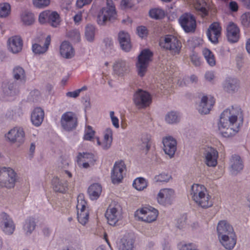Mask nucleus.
<instances>
[{"label":"nucleus","instance_id":"obj_1","mask_svg":"<svg viewBox=\"0 0 250 250\" xmlns=\"http://www.w3.org/2000/svg\"><path fill=\"white\" fill-rule=\"evenodd\" d=\"M241 110L239 107H234L225 110L221 115L218 128L224 137H229L239 131L243 123V119L238 122V117L241 115Z\"/></svg>","mask_w":250,"mask_h":250},{"label":"nucleus","instance_id":"obj_2","mask_svg":"<svg viewBox=\"0 0 250 250\" xmlns=\"http://www.w3.org/2000/svg\"><path fill=\"white\" fill-rule=\"evenodd\" d=\"M190 195L195 203L203 208H209L213 206L211 196L203 185L193 184L191 187Z\"/></svg>","mask_w":250,"mask_h":250},{"label":"nucleus","instance_id":"obj_3","mask_svg":"<svg viewBox=\"0 0 250 250\" xmlns=\"http://www.w3.org/2000/svg\"><path fill=\"white\" fill-rule=\"evenodd\" d=\"M159 45L164 49L169 51L172 55L179 54L182 43L177 38L172 35H166L162 37L159 41Z\"/></svg>","mask_w":250,"mask_h":250},{"label":"nucleus","instance_id":"obj_4","mask_svg":"<svg viewBox=\"0 0 250 250\" xmlns=\"http://www.w3.org/2000/svg\"><path fill=\"white\" fill-rule=\"evenodd\" d=\"M106 5L100 10L97 16V22L99 25H104L107 21L116 18L117 13L113 1L106 0Z\"/></svg>","mask_w":250,"mask_h":250},{"label":"nucleus","instance_id":"obj_5","mask_svg":"<svg viewBox=\"0 0 250 250\" xmlns=\"http://www.w3.org/2000/svg\"><path fill=\"white\" fill-rule=\"evenodd\" d=\"M158 214L157 209L147 206L138 208L135 212V216L140 221L150 223L157 219Z\"/></svg>","mask_w":250,"mask_h":250},{"label":"nucleus","instance_id":"obj_6","mask_svg":"<svg viewBox=\"0 0 250 250\" xmlns=\"http://www.w3.org/2000/svg\"><path fill=\"white\" fill-rule=\"evenodd\" d=\"M16 173L10 167L0 168V186L13 188L16 181Z\"/></svg>","mask_w":250,"mask_h":250},{"label":"nucleus","instance_id":"obj_7","mask_svg":"<svg viewBox=\"0 0 250 250\" xmlns=\"http://www.w3.org/2000/svg\"><path fill=\"white\" fill-rule=\"evenodd\" d=\"M152 56L153 53L150 50L145 49L142 51L138 56L136 67L140 76L143 77L145 75Z\"/></svg>","mask_w":250,"mask_h":250},{"label":"nucleus","instance_id":"obj_8","mask_svg":"<svg viewBox=\"0 0 250 250\" xmlns=\"http://www.w3.org/2000/svg\"><path fill=\"white\" fill-rule=\"evenodd\" d=\"M86 202L83 194H80L77 197V218L80 223L84 225L89 219V212L86 208Z\"/></svg>","mask_w":250,"mask_h":250},{"label":"nucleus","instance_id":"obj_9","mask_svg":"<svg viewBox=\"0 0 250 250\" xmlns=\"http://www.w3.org/2000/svg\"><path fill=\"white\" fill-rule=\"evenodd\" d=\"M179 22L187 33L194 32L196 28V21L195 17L189 13H185L179 18Z\"/></svg>","mask_w":250,"mask_h":250},{"label":"nucleus","instance_id":"obj_10","mask_svg":"<svg viewBox=\"0 0 250 250\" xmlns=\"http://www.w3.org/2000/svg\"><path fill=\"white\" fill-rule=\"evenodd\" d=\"M133 101L138 108H145L150 104L152 98L148 92L138 89L134 94Z\"/></svg>","mask_w":250,"mask_h":250},{"label":"nucleus","instance_id":"obj_11","mask_svg":"<svg viewBox=\"0 0 250 250\" xmlns=\"http://www.w3.org/2000/svg\"><path fill=\"white\" fill-rule=\"evenodd\" d=\"M105 217L110 225H115L123 217L122 209L120 205H116L114 206L112 205H109L106 210Z\"/></svg>","mask_w":250,"mask_h":250},{"label":"nucleus","instance_id":"obj_12","mask_svg":"<svg viewBox=\"0 0 250 250\" xmlns=\"http://www.w3.org/2000/svg\"><path fill=\"white\" fill-rule=\"evenodd\" d=\"M61 124L65 130L71 131L77 126L78 119L75 113L67 111L64 113L61 119Z\"/></svg>","mask_w":250,"mask_h":250},{"label":"nucleus","instance_id":"obj_13","mask_svg":"<svg viewBox=\"0 0 250 250\" xmlns=\"http://www.w3.org/2000/svg\"><path fill=\"white\" fill-rule=\"evenodd\" d=\"M39 21L41 24L49 23L52 27H56L60 24V18L56 12L44 11L40 14Z\"/></svg>","mask_w":250,"mask_h":250},{"label":"nucleus","instance_id":"obj_14","mask_svg":"<svg viewBox=\"0 0 250 250\" xmlns=\"http://www.w3.org/2000/svg\"><path fill=\"white\" fill-rule=\"evenodd\" d=\"M126 170V166L124 161L116 162L114 166L112 173L111 180L113 184L120 183L123 179L124 174Z\"/></svg>","mask_w":250,"mask_h":250},{"label":"nucleus","instance_id":"obj_15","mask_svg":"<svg viewBox=\"0 0 250 250\" xmlns=\"http://www.w3.org/2000/svg\"><path fill=\"white\" fill-rule=\"evenodd\" d=\"M222 27L218 22H213L209 26L207 32L208 40L212 43L218 42V39L221 35Z\"/></svg>","mask_w":250,"mask_h":250},{"label":"nucleus","instance_id":"obj_16","mask_svg":"<svg viewBox=\"0 0 250 250\" xmlns=\"http://www.w3.org/2000/svg\"><path fill=\"white\" fill-rule=\"evenodd\" d=\"M0 225L3 232L7 234H12L15 229L12 219L5 212L0 215Z\"/></svg>","mask_w":250,"mask_h":250},{"label":"nucleus","instance_id":"obj_17","mask_svg":"<svg viewBox=\"0 0 250 250\" xmlns=\"http://www.w3.org/2000/svg\"><path fill=\"white\" fill-rule=\"evenodd\" d=\"M227 37L231 43L238 42L240 37V31L238 26L234 22H229L227 26Z\"/></svg>","mask_w":250,"mask_h":250},{"label":"nucleus","instance_id":"obj_18","mask_svg":"<svg viewBox=\"0 0 250 250\" xmlns=\"http://www.w3.org/2000/svg\"><path fill=\"white\" fill-rule=\"evenodd\" d=\"M229 233L228 235L224 234L218 236L221 244L227 250H232L235 247L237 237L235 232L232 233L229 231Z\"/></svg>","mask_w":250,"mask_h":250},{"label":"nucleus","instance_id":"obj_19","mask_svg":"<svg viewBox=\"0 0 250 250\" xmlns=\"http://www.w3.org/2000/svg\"><path fill=\"white\" fill-rule=\"evenodd\" d=\"M96 161L95 156L92 153H80L77 156V163L80 167L88 168L90 165H93Z\"/></svg>","mask_w":250,"mask_h":250},{"label":"nucleus","instance_id":"obj_20","mask_svg":"<svg viewBox=\"0 0 250 250\" xmlns=\"http://www.w3.org/2000/svg\"><path fill=\"white\" fill-rule=\"evenodd\" d=\"M214 104L215 99L213 97L210 96L208 98L207 96H204L202 98L198 110L201 114H208Z\"/></svg>","mask_w":250,"mask_h":250},{"label":"nucleus","instance_id":"obj_21","mask_svg":"<svg viewBox=\"0 0 250 250\" xmlns=\"http://www.w3.org/2000/svg\"><path fill=\"white\" fill-rule=\"evenodd\" d=\"M173 195V190L164 188L159 191L157 196V201L160 204L164 206L170 205Z\"/></svg>","mask_w":250,"mask_h":250},{"label":"nucleus","instance_id":"obj_22","mask_svg":"<svg viewBox=\"0 0 250 250\" xmlns=\"http://www.w3.org/2000/svg\"><path fill=\"white\" fill-rule=\"evenodd\" d=\"M205 163L208 167H215L217 164L218 151L211 147H208L204 153Z\"/></svg>","mask_w":250,"mask_h":250},{"label":"nucleus","instance_id":"obj_23","mask_svg":"<svg viewBox=\"0 0 250 250\" xmlns=\"http://www.w3.org/2000/svg\"><path fill=\"white\" fill-rule=\"evenodd\" d=\"M164 150L166 154L172 157L174 156L176 150V141L171 137H167L163 140Z\"/></svg>","mask_w":250,"mask_h":250},{"label":"nucleus","instance_id":"obj_24","mask_svg":"<svg viewBox=\"0 0 250 250\" xmlns=\"http://www.w3.org/2000/svg\"><path fill=\"white\" fill-rule=\"evenodd\" d=\"M7 137L12 142L21 143L24 141V132L22 128L15 127L8 132Z\"/></svg>","mask_w":250,"mask_h":250},{"label":"nucleus","instance_id":"obj_25","mask_svg":"<svg viewBox=\"0 0 250 250\" xmlns=\"http://www.w3.org/2000/svg\"><path fill=\"white\" fill-rule=\"evenodd\" d=\"M8 49L13 53H17L20 52L22 47V40L18 36H15L10 38L8 40Z\"/></svg>","mask_w":250,"mask_h":250},{"label":"nucleus","instance_id":"obj_26","mask_svg":"<svg viewBox=\"0 0 250 250\" xmlns=\"http://www.w3.org/2000/svg\"><path fill=\"white\" fill-rule=\"evenodd\" d=\"M44 111L40 107H36L31 114V121L36 126H40L44 119Z\"/></svg>","mask_w":250,"mask_h":250},{"label":"nucleus","instance_id":"obj_27","mask_svg":"<svg viewBox=\"0 0 250 250\" xmlns=\"http://www.w3.org/2000/svg\"><path fill=\"white\" fill-rule=\"evenodd\" d=\"M52 185L56 192L64 193L68 188L67 181L65 180L60 179L57 177L53 178L52 180Z\"/></svg>","mask_w":250,"mask_h":250},{"label":"nucleus","instance_id":"obj_28","mask_svg":"<svg viewBox=\"0 0 250 250\" xmlns=\"http://www.w3.org/2000/svg\"><path fill=\"white\" fill-rule=\"evenodd\" d=\"M119 41L122 49L128 52L131 48L130 36L127 33L121 31L119 33Z\"/></svg>","mask_w":250,"mask_h":250},{"label":"nucleus","instance_id":"obj_29","mask_svg":"<svg viewBox=\"0 0 250 250\" xmlns=\"http://www.w3.org/2000/svg\"><path fill=\"white\" fill-rule=\"evenodd\" d=\"M60 53L63 58L69 59L74 56V50L68 42L64 41L60 46Z\"/></svg>","mask_w":250,"mask_h":250},{"label":"nucleus","instance_id":"obj_30","mask_svg":"<svg viewBox=\"0 0 250 250\" xmlns=\"http://www.w3.org/2000/svg\"><path fill=\"white\" fill-rule=\"evenodd\" d=\"M217 231L218 236L224 234H229V231H231L232 233L235 232L232 226L226 220H221L218 222Z\"/></svg>","mask_w":250,"mask_h":250},{"label":"nucleus","instance_id":"obj_31","mask_svg":"<svg viewBox=\"0 0 250 250\" xmlns=\"http://www.w3.org/2000/svg\"><path fill=\"white\" fill-rule=\"evenodd\" d=\"M51 42V37L48 36L46 39L44 44L42 46L38 43H34L32 45V50L35 54H43L47 51L48 47Z\"/></svg>","mask_w":250,"mask_h":250},{"label":"nucleus","instance_id":"obj_32","mask_svg":"<svg viewBox=\"0 0 250 250\" xmlns=\"http://www.w3.org/2000/svg\"><path fill=\"white\" fill-rule=\"evenodd\" d=\"M113 132L111 128H107L104 132V138L103 142L101 143L99 139L97 143L99 145H101L103 149H106L109 148L112 142Z\"/></svg>","mask_w":250,"mask_h":250},{"label":"nucleus","instance_id":"obj_33","mask_svg":"<svg viewBox=\"0 0 250 250\" xmlns=\"http://www.w3.org/2000/svg\"><path fill=\"white\" fill-rule=\"evenodd\" d=\"M231 172L235 174L242 170L244 167L243 162L240 157L237 155H232L231 159Z\"/></svg>","mask_w":250,"mask_h":250},{"label":"nucleus","instance_id":"obj_34","mask_svg":"<svg viewBox=\"0 0 250 250\" xmlns=\"http://www.w3.org/2000/svg\"><path fill=\"white\" fill-rule=\"evenodd\" d=\"M113 70L118 76H123L129 72V67L125 61H118L113 65Z\"/></svg>","mask_w":250,"mask_h":250},{"label":"nucleus","instance_id":"obj_35","mask_svg":"<svg viewBox=\"0 0 250 250\" xmlns=\"http://www.w3.org/2000/svg\"><path fill=\"white\" fill-rule=\"evenodd\" d=\"M134 240L130 238L124 236L121 239L118 247L119 250H134Z\"/></svg>","mask_w":250,"mask_h":250},{"label":"nucleus","instance_id":"obj_36","mask_svg":"<svg viewBox=\"0 0 250 250\" xmlns=\"http://www.w3.org/2000/svg\"><path fill=\"white\" fill-rule=\"evenodd\" d=\"M102 188L99 184H93L91 185L88 189V192L90 198L92 200L97 199L101 195Z\"/></svg>","mask_w":250,"mask_h":250},{"label":"nucleus","instance_id":"obj_37","mask_svg":"<svg viewBox=\"0 0 250 250\" xmlns=\"http://www.w3.org/2000/svg\"><path fill=\"white\" fill-rule=\"evenodd\" d=\"M238 86V81L236 79L234 78H227L223 84L224 89L228 92L234 91L237 89Z\"/></svg>","mask_w":250,"mask_h":250},{"label":"nucleus","instance_id":"obj_38","mask_svg":"<svg viewBox=\"0 0 250 250\" xmlns=\"http://www.w3.org/2000/svg\"><path fill=\"white\" fill-rule=\"evenodd\" d=\"M195 8L200 12L202 17H205L208 15V6L207 2L203 0H197L194 5Z\"/></svg>","mask_w":250,"mask_h":250},{"label":"nucleus","instance_id":"obj_39","mask_svg":"<svg viewBox=\"0 0 250 250\" xmlns=\"http://www.w3.org/2000/svg\"><path fill=\"white\" fill-rule=\"evenodd\" d=\"M203 54L208 63L211 66H213L216 64V60L214 55L208 49L205 48L203 50Z\"/></svg>","mask_w":250,"mask_h":250},{"label":"nucleus","instance_id":"obj_40","mask_svg":"<svg viewBox=\"0 0 250 250\" xmlns=\"http://www.w3.org/2000/svg\"><path fill=\"white\" fill-rule=\"evenodd\" d=\"M21 19L25 25H29L35 21L34 15L28 11H24L21 15Z\"/></svg>","mask_w":250,"mask_h":250},{"label":"nucleus","instance_id":"obj_41","mask_svg":"<svg viewBox=\"0 0 250 250\" xmlns=\"http://www.w3.org/2000/svg\"><path fill=\"white\" fill-rule=\"evenodd\" d=\"M133 186L138 190H143L147 186V183L145 179L139 177L134 180Z\"/></svg>","mask_w":250,"mask_h":250},{"label":"nucleus","instance_id":"obj_42","mask_svg":"<svg viewBox=\"0 0 250 250\" xmlns=\"http://www.w3.org/2000/svg\"><path fill=\"white\" fill-rule=\"evenodd\" d=\"M13 76L16 80L25 81V74L24 69L20 66H16L13 69Z\"/></svg>","mask_w":250,"mask_h":250},{"label":"nucleus","instance_id":"obj_43","mask_svg":"<svg viewBox=\"0 0 250 250\" xmlns=\"http://www.w3.org/2000/svg\"><path fill=\"white\" fill-rule=\"evenodd\" d=\"M35 222L33 218L27 219L23 226V229L26 234H31L35 228Z\"/></svg>","mask_w":250,"mask_h":250},{"label":"nucleus","instance_id":"obj_44","mask_svg":"<svg viewBox=\"0 0 250 250\" xmlns=\"http://www.w3.org/2000/svg\"><path fill=\"white\" fill-rule=\"evenodd\" d=\"M149 16L151 18L155 19H161L165 17V11L159 8L152 9L149 11Z\"/></svg>","mask_w":250,"mask_h":250},{"label":"nucleus","instance_id":"obj_45","mask_svg":"<svg viewBox=\"0 0 250 250\" xmlns=\"http://www.w3.org/2000/svg\"><path fill=\"white\" fill-rule=\"evenodd\" d=\"M95 28L94 26L88 24L85 28V37L87 41L89 42L93 41L95 36Z\"/></svg>","mask_w":250,"mask_h":250},{"label":"nucleus","instance_id":"obj_46","mask_svg":"<svg viewBox=\"0 0 250 250\" xmlns=\"http://www.w3.org/2000/svg\"><path fill=\"white\" fill-rule=\"evenodd\" d=\"M142 144L141 145V149L145 150L146 153L150 147V137L147 134L143 135L141 138Z\"/></svg>","mask_w":250,"mask_h":250},{"label":"nucleus","instance_id":"obj_47","mask_svg":"<svg viewBox=\"0 0 250 250\" xmlns=\"http://www.w3.org/2000/svg\"><path fill=\"white\" fill-rule=\"evenodd\" d=\"M11 12V6L8 3L0 4V17H6L8 16Z\"/></svg>","mask_w":250,"mask_h":250},{"label":"nucleus","instance_id":"obj_48","mask_svg":"<svg viewBox=\"0 0 250 250\" xmlns=\"http://www.w3.org/2000/svg\"><path fill=\"white\" fill-rule=\"evenodd\" d=\"M165 119L168 123L173 124L179 121L180 116L177 112L171 111L167 114Z\"/></svg>","mask_w":250,"mask_h":250},{"label":"nucleus","instance_id":"obj_49","mask_svg":"<svg viewBox=\"0 0 250 250\" xmlns=\"http://www.w3.org/2000/svg\"><path fill=\"white\" fill-rule=\"evenodd\" d=\"M95 135V131L91 126L88 125L85 127L83 138L85 140L90 141L93 138Z\"/></svg>","mask_w":250,"mask_h":250},{"label":"nucleus","instance_id":"obj_50","mask_svg":"<svg viewBox=\"0 0 250 250\" xmlns=\"http://www.w3.org/2000/svg\"><path fill=\"white\" fill-rule=\"evenodd\" d=\"M86 89L87 87L86 86H83L80 89H77L73 91L67 92L66 93V96L67 97L76 98L79 96L81 91L85 90Z\"/></svg>","mask_w":250,"mask_h":250},{"label":"nucleus","instance_id":"obj_51","mask_svg":"<svg viewBox=\"0 0 250 250\" xmlns=\"http://www.w3.org/2000/svg\"><path fill=\"white\" fill-rule=\"evenodd\" d=\"M170 176L165 173H161L155 177V180L156 182H167L169 181Z\"/></svg>","mask_w":250,"mask_h":250},{"label":"nucleus","instance_id":"obj_52","mask_svg":"<svg viewBox=\"0 0 250 250\" xmlns=\"http://www.w3.org/2000/svg\"><path fill=\"white\" fill-rule=\"evenodd\" d=\"M35 6L38 8H43L50 3V0H33Z\"/></svg>","mask_w":250,"mask_h":250},{"label":"nucleus","instance_id":"obj_53","mask_svg":"<svg viewBox=\"0 0 250 250\" xmlns=\"http://www.w3.org/2000/svg\"><path fill=\"white\" fill-rule=\"evenodd\" d=\"M178 247L180 250H198L196 246L192 243L184 245L180 244L178 245Z\"/></svg>","mask_w":250,"mask_h":250},{"label":"nucleus","instance_id":"obj_54","mask_svg":"<svg viewBox=\"0 0 250 250\" xmlns=\"http://www.w3.org/2000/svg\"><path fill=\"white\" fill-rule=\"evenodd\" d=\"M137 31L139 36L142 38L146 37L148 34L147 28L144 26L138 27Z\"/></svg>","mask_w":250,"mask_h":250},{"label":"nucleus","instance_id":"obj_55","mask_svg":"<svg viewBox=\"0 0 250 250\" xmlns=\"http://www.w3.org/2000/svg\"><path fill=\"white\" fill-rule=\"evenodd\" d=\"M190 60L193 64H194L195 66H199L201 64V60L200 57L197 54L195 53H193L190 56Z\"/></svg>","mask_w":250,"mask_h":250},{"label":"nucleus","instance_id":"obj_56","mask_svg":"<svg viewBox=\"0 0 250 250\" xmlns=\"http://www.w3.org/2000/svg\"><path fill=\"white\" fill-rule=\"evenodd\" d=\"M242 23L246 26H250V14L246 13L242 16Z\"/></svg>","mask_w":250,"mask_h":250},{"label":"nucleus","instance_id":"obj_57","mask_svg":"<svg viewBox=\"0 0 250 250\" xmlns=\"http://www.w3.org/2000/svg\"><path fill=\"white\" fill-rule=\"evenodd\" d=\"M110 116L111 119L112 123L113 125L116 127L118 128L119 127V119L117 117L114 116V112H110Z\"/></svg>","mask_w":250,"mask_h":250},{"label":"nucleus","instance_id":"obj_58","mask_svg":"<svg viewBox=\"0 0 250 250\" xmlns=\"http://www.w3.org/2000/svg\"><path fill=\"white\" fill-rule=\"evenodd\" d=\"M93 0H77L76 6L81 8L83 6L90 4Z\"/></svg>","mask_w":250,"mask_h":250},{"label":"nucleus","instance_id":"obj_59","mask_svg":"<svg viewBox=\"0 0 250 250\" xmlns=\"http://www.w3.org/2000/svg\"><path fill=\"white\" fill-rule=\"evenodd\" d=\"M229 7L231 11L236 12L238 9V6L236 2L232 1L229 3Z\"/></svg>","mask_w":250,"mask_h":250},{"label":"nucleus","instance_id":"obj_60","mask_svg":"<svg viewBox=\"0 0 250 250\" xmlns=\"http://www.w3.org/2000/svg\"><path fill=\"white\" fill-rule=\"evenodd\" d=\"M121 4L124 8L131 7L132 6L130 0H122Z\"/></svg>","mask_w":250,"mask_h":250},{"label":"nucleus","instance_id":"obj_61","mask_svg":"<svg viewBox=\"0 0 250 250\" xmlns=\"http://www.w3.org/2000/svg\"><path fill=\"white\" fill-rule=\"evenodd\" d=\"M214 78V74L213 72L212 71H208L205 74V78L208 81H211Z\"/></svg>","mask_w":250,"mask_h":250},{"label":"nucleus","instance_id":"obj_62","mask_svg":"<svg viewBox=\"0 0 250 250\" xmlns=\"http://www.w3.org/2000/svg\"><path fill=\"white\" fill-rule=\"evenodd\" d=\"M35 149V145L34 143H32L31 144L30 147V154H29V158L30 159L32 158L33 156V154L34 153Z\"/></svg>","mask_w":250,"mask_h":250},{"label":"nucleus","instance_id":"obj_63","mask_svg":"<svg viewBox=\"0 0 250 250\" xmlns=\"http://www.w3.org/2000/svg\"><path fill=\"white\" fill-rule=\"evenodd\" d=\"M82 18V13H79L77 14L74 17V21L75 23H78L80 21H81Z\"/></svg>","mask_w":250,"mask_h":250},{"label":"nucleus","instance_id":"obj_64","mask_svg":"<svg viewBox=\"0 0 250 250\" xmlns=\"http://www.w3.org/2000/svg\"><path fill=\"white\" fill-rule=\"evenodd\" d=\"M241 1L245 7L250 9V0H241Z\"/></svg>","mask_w":250,"mask_h":250}]
</instances>
